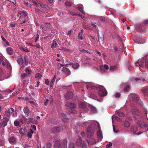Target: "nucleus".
<instances>
[{
	"label": "nucleus",
	"instance_id": "1",
	"mask_svg": "<svg viewBox=\"0 0 148 148\" xmlns=\"http://www.w3.org/2000/svg\"><path fill=\"white\" fill-rule=\"evenodd\" d=\"M67 141L66 140H64L62 142L59 140L56 141L55 144V148H65L67 147Z\"/></svg>",
	"mask_w": 148,
	"mask_h": 148
},
{
	"label": "nucleus",
	"instance_id": "2",
	"mask_svg": "<svg viewBox=\"0 0 148 148\" xmlns=\"http://www.w3.org/2000/svg\"><path fill=\"white\" fill-rule=\"evenodd\" d=\"M94 128L93 126H90L88 127L87 129V134L88 138H90L93 136L94 134Z\"/></svg>",
	"mask_w": 148,
	"mask_h": 148
},
{
	"label": "nucleus",
	"instance_id": "3",
	"mask_svg": "<svg viewBox=\"0 0 148 148\" xmlns=\"http://www.w3.org/2000/svg\"><path fill=\"white\" fill-rule=\"evenodd\" d=\"M128 97L130 99L136 103L138 102L139 101L140 98L136 94L131 93L129 95Z\"/></svg>",
	"mask_w": 148,
	"mask_h": 148
},
{
	"label": "nucleus",
	"instance_id": "4",
	"mask_svg": "<svg viewBox=\"0 0 148 148\" xmlns=\"http://www.w3.org/2000/svg\"><path fill=\"white\" fill-rule=\"evenodd\" d=\"M98 94L101 97H104L106 95L107 92L104 88L101 86L98 87Z\"/></svg>",
	"mask_w": 148,
	"mask_h": 148
},
{
	"label": "nucleus",
	"instance_id": "5",
	"mask_svg": "<svg viewBox=\"0 0 148 148\" xmlns=\"http://www.w3.org/2000/svg\"><path fill=\"white\" fill-rule=\"evenodd\" d=\"M25 72L22 73L21 74V77L23 78H25L27 76H30L32 73V71L29 69L28 67H26L24 70Z\"/></svg>",
	"mask_w": 148,
	"mask_h": 148
},
{
	"label": "nucleus",
	"instance_id": "6",
	"mask_svg": "<svg viewBox=\"0 0 148 148\" xmlns=\"http://www.w3.org/2000/svg\"><path fill=\"white\" fill-rule=\"evenodd\" d=\"M63 127L62 126L59 127H55L52 128L51 131L53 132H55L61 131L63 130Z\"/></svg>",
	"mask_w": 148,
	"mask_h": 148
},
{
	"label": "nucleus",
	"instance_id": "7",
	"mask_svg": "<svg viewBox=\"0 0 148 148\" xmlns=\"http://www.w3.org/2000/svg\"><path fill=\"white\" fill-rule=\"evenodd\" d=\"M137 123L138 126L141 128H143L144 127H146L147 126V124L142 120L138 121L137 122Z\"/></svg>",
	"mask_w": 148,
	"mask_h": 148
},
{
	"label": "nucleus",
	"instance_id": "8",
	"mask_svg": "<svg viewBox=\"0 0 148 148\" xmlns=\"http://www.w3.org/2000/svg\"><path fill=\"white\" fill-rule=\"evenodd\" d=\"M51 25L50 23H46L45 25H42L41 27L42 31H48L50 28Z\"/></svg>",
	"mask_w": 148,
	"mask_h": 148
},
{
	"label": "nucleus",
	"instance_id": "9",
	"mask_svg": "<svg viewBox=\"0 0 148 148\" xmlns=\"http://www.w3.org/2000/svg\"><path fill=\"white\" fill-rule=\"evenodd\" d=\"M14 111V109L11 108L8 110H6L5 113L4 115L5 116L9 117L12 113Z\"/></svg>",
	"mask_w": 148,
	"mask_h": 148
},
{
	"label": "nucleus",
	"instance_id": "10",
	"mask_svg": "<svg viewBox=\"0 0 148 148\" xmlns=\"http://www.w3.org/2000/svg\"><path fill=\"white\" fill-rule=\"evenodd\" d=\"M79 106L80 108L85 110L86 111H87L88 108L85 103L82 102H79Z\"/></svg>",
	"mask_w": 148,
	"mask_h": 148
},
{
	"label": "nucleus",
	"instance_id": "11",
	"mask_svg": "<svg viewBox=\"0 0 148 148\" xmlns=\"http://www.w3.org/2000/svg\"><path fill=\"white\" fill-rule=\"evenodd\" d=\"M62 71L66 75H69L71 73L70 71L67 68L65 67L62 68Z\"/></svg>",
	"mask_w": 148,
	"mask_h": 148
},
{
	"label": "nucleus",
	"instance_id": "12",
	"mask_svg": "<svg viewBox=\"0 0 148 148\" xmlns=\"http://www.w3.org/2000/svg\"><path fill=\"white\" fill-rule=\"evenodd\" d=\"M18 13L21 16L22 15L24 16V18H27L28 17H26L28 15L27 13L25 11H20L18 12Z\"/></svg>",
	"mask_w": 148,
	"mask_h": 148
},
{
	"label": "nucleus",
	"instance_id": "13",
	"mask_svg": "<svg viewBox=\"0 0 148 148\" xmlns=\"http://www.w3.org/2000/svg\"><path fill=\"white\" fill-rule=\"evenodd\" d=\"M65 106L72 108H74L76 107V105L74 103L71 102L66 103Z\"/></svg>",
	"mask_w": 148,
	"mask_h": 148
},
{
	"label": "nucleus",
	"instance_id": "14",
	"mask_svg": "<svg viewBox=\"0 0 148 148\" xmlns=\"http://www.w3.org/2000/svg\"><path fill=\"white\" fill-rule=\"evenodd\" d=\"M73 93L72 92H69L65 95V97L67 99H70L73 97Z\"/></svg>",
	"mask_w": 148,
	"mask_h": 148
},
{
	"label": "nucleus",
	"instance_id": "15",
	"mask_svg": "<svg viewBox=\"0 0 148 148\" xmlns=\"http://www.w3.org/2000/svg\"><path fill=\"white\" fill-rule=\"evenodd\" d=\"M8 140L9 143L11 144H14L16 140V138L14 136H12L9 138Z\"/></svg>",
	"mask_w": 148,
	"mask_h": 148
},
{
	"label": "nucleus",
	"instance_id": "16",
	"mask_svg": "<svg viewBox=\"0 0 148 148\" xmlns=\"http://www.w3.org/2000/svg\"><path fill=\"white\" fill-rule=\"evenodd\" d=\"M6 51L7 53L10 55L13 54V51L12 49L10 47H8L6 49Z\"/></svg>",
	"mask_w": 148,
	"mask_h": 148
},
{
	"label": "nucleus",
	"instance_id": "17",
	"mask_svg": "<svg viewBox=\"0 0 148 148\" xmlns=\"http://www.w3.org/2000/svg\"><path fill=\"white\" fill-rule=\"evenodd\" d=\"M76 145L78 146H80L82 144V139L79 136L77 139Z\"/></svg>",
	"mask_w": 148,
	"mask_h": 148
},
{
	"label": "nucleus",
	"instance_id": "18",
	"mask_svg": "<svg viewBox=\"0 0 148 148\" xmlns=\"http://www.w3.org/2000/svg\"><path fill=\"white\" fill-rule=\"evenodd\" d=\"M138 127L136 125H133L131 128V131L133 132L134 133H136V132L138 130Z\"/></svg>",
	"mask_w": 148,
	"mask_h": 148
},
{
	"label": "nucleus",
	"instance_id": "19",
	"mask_svg": "<svg viewBox=\"0 0 148 148\" xmlns=\"http://www.w3.org/2000/svg\"><path fill=\"white\" fill-rule=\"evenodd\" d=\"M23 112L25 115L28 116L29 114V111L28 108L27 107H25L23 109Z\"/></svg>",
	"mask_w": 148,
	"mask_h": 148
},
{
	"label": "nucleus",
	"instance_id": "20",
	"mask_svg": "<svg viewBox=\"0 0 148 148\" xmlns=\"http://www.w3.org/2000/svg\"><path fill=\"white\" fill-rule=\"evenodd\" d=\"M17 62L20 65H22L23 63V60L22 57L21 56L20 58H18L17 60Z\"/></svg>",
	"mask_w": 148,
	"mask_h": 148
},
{
	"label": "nucleus",
	"instance_id": "21",
	"mask_svg": "<svg viewBox=\"0 0 148 148\" xmlns=\"http://www.w3.org/2000/svg\"><path fill=\"white\" fill-rule=\"evenodd\" d=\"M132 113L134 114L139 115L140 113L139 112V110L136 109H133L132 110Z\"/></svg>",
	"mask_w": 148,
	"mask_h": 148
},
{
	"label": "nucleus",
	"instance_id": "22",
	"mask_svg": "<svg viewBox=\"0 0 148 148\" xmlns=\"http://www.w3.org/2000/svg\"><path fill=\"white\" fill-rule=\"evenodd\" d=\"M142 93L145 96L148 95V88L142 89H141Z\"/></svg>",
	"mask_w": 148,
	"mask_h": 148
},
{
	"label": "nucleus",
	"instance_id": "23",
	"mask_svg": "<svg viewBox=\"0 0 148 148\" xmlns=\"http://www.w3.org/2000/svg\"><path fill=\"white\" fill-rule=\"evenodd\" d=\"M88 145V142L87 140H86L82 144V148H87Z\"/></svg>",
	"mask_w": 148,
	"mask_h": 148
},
{
	"label": "nucleus",
	"instance_id": "24",
	"mask_svg": "<svg viewBox=\"0 0 148 148\" xmlns=\"http://www.w3.org/2000/svg\"><path fill=\"white\" fill-rule=\"evenodd\" d=\"M34 133L32 129H30L29 131V132L27 134V136L29 138H31L32 137V134Z\"/></svg>",
	"mask_w": 148,
	"mask_h": 148
},
{
	"label": "nucleus",
	"instance_id": "25",
	"mask_svg": "<svg viewBox=\"0 0 148 148\" xmlns=\"http://www.w3.org/2000/svg\"><path fill=\"white\" fill-rule=\"evenodd\" d=\"M124 125V127H129L130 126L129 122L127 121H125Z\"/></svg>",
	"mask_w": 148,
	"mask_h": 148
},
{
	"label": "nucleus",
	"instance_id": "26",
	"mask_svg": "<svg viewBox=\"0 0 148 148\" xmlns=\"http://www.w3.org/2000/svg\"><path fill=\"white\" fill-rule=\"evenodd\" d=\"M92 113H95L97 112L96 108L94 107L91 106L89 107Z\"/></svg>",
	"mask_w": 148,
	"mask_h": 148
},
{
	"label": "nucleus",
	"instance_id": "27",
	"mask_svg": "<svg viewBox=\"0 0 148 148\" xmlns=\"http://www.w3.org/2000/svg\"><path fill=\"white\" fill-rule=\"evenodd\" d=\"M26 120V119L23 116H22V118L19 119V121L22 124L24 122H25Z\"/></svg>",
	"mask_w": 148,
	"mask_h": 148
},
{
	"label": "nucleus",
	"instance_id": "28",
	"mask_svg": "<svg viewBox=\"0 0 148 148\" xmlns=\"http://www.w3.org/2000/svg\"><path fill=\"white\" fill-rule=\"evenodd\" d=\"M25 61V64L26 65H27L28 63V58L27 56H25L24 57Z\"/></svg>",
	"mask_w": 148,
	"mask_h": 148
},
{
	"label": "nucleus",
	"instance_id": "29",
	"mask_svg": "<svg viewBox=\"0 0 148 148\" xmlns=\"http://www.w3.org/2000/svg\"><path fill=\"white\" fill-rule=\"evenodd\" d=\"M83 34H81V33H79L77 37V39L79 40H82L83 39Z\"/></svg>",
	"mask_w": 148,
	"mask_h": 148
},
{
	"label": "nucleus",
	"instance_id": "30",
	"mask_svg": "<svg viewBox=\"0 0 148 148\" xmlns=\"http://www.w3.org/2000/svg\"><path fill=\"white\" fill-rule=\"evenodd\" d=\"M89 142L92 144H95L96 143V141L94 138H92L89 140Z\"/></svg>",
	"mask_w": 148,
	"mask_h": 148
},
{
	"label": "nucleus",
	"instance_id": "31",
	"mask_svg": "<svg viewBox=\"0 0 148 148\" xmlns=\"http://www.w3.org/2000/svg\"><path fill=\"white\" fill-rule=\"evenodd\" d=\"M79 66V64L77 63L74 64L72 65L73 68L74 69H77Z\"/></svg>",
	"mask_w": 148,
	"mask_h": 148
},
{
	"label": "nucleus",
	"instance_id": "32",
	"mask_svg": "<svg viewBox=\"0 0 148 148\" xmlns=\"http://www.w3.org/2000/svg\"><path fill=\"white\" fill-rule=\"evenodd\" d=\"M68 12L70 14H71L73 16H77L78 15V14H77L76 12H74L72 11H68Z\"/></svg>",
	"mask_w": 148,
	"mask_h": 148
},
{
	"label": "nucleus",
	"instance_id": "33",
	"mask_svg": "<svg viewBox=\"0 0 148 148\" xmlns=\"http://www.w3.org/2000/svg\"><path fill=\"white\" fill-rule=\"evenodd\" d=\"M69 112L73 114H76L77 113V111L75 110L74 108H72L69 110Z\"/></svg>",
	"mask_w": 148,
	"mask_h": 148
},
{
	"label": "nucleus",
	"instance_id": "34",
	"mask_svg": "<svg viewBox=\"0 0 148 148\" xmlns=\"http://www.w3.org/2000/svg\"><path fill=\"white\" fill-rule=\"evenodd\" d=\"M117 114L119 116L121 117H123L125 116V114L121 112H117Z\"/></svg>",
	"mask_w": 148,
	"mask_h": 148
},
{
	"label": "nucleus",
	"instance_id": "35",
	"mask_svg": "<svg viewBox=\"0 0 148 148\" xmlns=\"http://www.w3.org/2000/svg\"><path fill=\"white\" fill-rule=\"evenodd\" d=\"M57 45V43L56 42H55L54 41H53V43L51 44V48L52 49L55 48Z\"/></svg>",
	"mask_w": 148,
	"mask_h": 148
},
{
	"label": "nucleus",
	"instance_id": "36",
	"mask_svg": "<svg viewBox=\"0 0 148 148\" xmlns=\"http://www.w3.org/2000/svg\"><path fill=\"white\" fill-rule=\"evenodd\" d=\"M117 69V68L116 66H111L110 68V70L112 71H114Z\"/></svg>",
	"mask_w": 148,
	"mask_h": 148
},
{
	"label": "nucleus",
	"instance_id": "37",
	"mask_svg": "<svg viewBox=\"0 0 148 148\" xmlns=\"http://www.w3.org/2000/svg\"><path fill=\"white\" fill-rule=\"evenodd\" d=\"M135 65L136 66L138 67L139 66L140 67H142L143 66V64H141L140 62H139L138 61L136 62Z\"/></svg>",
	"mask_w": 148,
	"mask_h": 148
},
{
	"label": "nucleus",
	"instance_id": "38",
	"mask_svg": "<svg viewBox=\"0 0 148 148\" xmlns=\"http://www.w3.org/2000/svg\"><path fill=\"white\" fill-rule=\"evenodd\" d=\"M111 51L112 52H115L118 51V49L117 47L116 46H114L113 47V49L111 50Z\"/></svg>",
	"mask_w": 148,
	"mask_h": 148
},
{
	"label": "nucleus",
	"instance_id": "39",
	"mask_svg": "<svg viewBox=\"0 0 148 148\" xmlns=\"http://www.w3.org/2000/svg\"><path fill=\"white\" fill-rule=\"evenodd\" d=\"M7 125V123L3 121L2 123H0V125L1 126H3L4 127L6 126Z\"/></svg>",
	"mask_w": 148,
	"mask_h": 148
},
{
	"label": "nucleus",
	"instance_id": "40",
	"mask_svg": "<svg viewBox=\"0 0 148 148\" xmlns=\"http://www.w3.org/2000/svg\"><path fill=\"white\" fill-rule=\"evenodd\" d=\"M4 42L5 43L4 44V45L5 47L9 46L10 45L9 42L7 40H5Z\"/></svg>",
	"mask_w": 148,
	"mask_h": 148
},
{
	"label": "nucleus",
	"instance_id": "41",
	"mask_svg": "<svg viewBox=\"0 0 148 148\" xmlns=\"http://www.w3.org/2000/svg\"><path fill=\"white\" fill-rule=\"evenodd\" d=\"M34 120V119L32 118H29L28 119L27 121V123H33V121Z\"/></svg>",
	"mask_w": 148,
	"mask_h": 148
},
{
	"label": "nucleus",
	"instance_id": "42",
	"mask_svg": "<svg viewBox=\"0 0 148 148\" xmlns=\"http://www.w3.org/2000/svg\"><path fill=\"white\" fill-rule=\"evenodd\" d=\"M77 8L78 10L82 13L83 14H84L85 12L83 10V8L82 7H77Z\"/></svg>",
	"mask_w": 148,
	"mask_h": 148
},
{
	"label": "nucleus",
	"instance_id": "43",
	"mask_svg": "<svg viewBox=\"0 0 148 148\" xmlns=\"http://www.w3.org/2000/svg\"><path fill=\"white\" fill-rule=\"evenodd\" d=\"M46 145L47 147L50 148L51 146V144L49 142H47L46 143Z\"/></svg>",
	"mask_w": 148,
	"mask_h": 148
},
{
	"label": "nucleus",
	"instance_id": "44",
	"mask_svg": "<svg viewBox=\"0 0 148 148\" xmlns=\"http://www.w3.org/2000/svg\"><path fill=\"white\" fill-rule=\"evenodd\" d=\"M68 148H75V145L74 144L71 143L69 144Z\"/></svg>",
	"mask_w": 148,
	"mask_h": 148
},
{
	"label": "nucleus",
	"instance_id": "45",
	"mask_svg": "<svg viewBox=\"0 0 148 148\" xmlns=\"http://www.w3.org/2000/svg\"><path fill=\"white\" fill-rule=\"evenodd\" d=\"M40 7L42 8H45V9H47L48 8V6L46 4L40 3Z\"/></svg>",
	"mask_w": 148,
	"mask_h": 148
},
{
	"label": "nucleus",
	"instance_id": "46",
	"mask_svg": "<svg viewBox=\"0 0 148 148\" xmlns=\"http://www.w3.org/2000/svg\"><path fill=\"white\" fill-rule=\"evenodd\" d=\"M35 77L36 78H37L38 77L40 78V77H42V75L40 73H37L35 75Z\"/></svg>",
	"mask_w": 148,
	"mask_h": 148
},
{
	"label": "nucleus",
	"instance_id": "47",
	"mask_svg": "<svg viewBox=\"0 0 148 148\" xmlns=\"http://www.w3.org/2000/svg\"><path fill=\"white\" fill-rule=\"evenodd\" d=\"M20 49L21 50L25 52H27L29 51L28 49H25L24 48L22 47H20Z\"/></svg>",
	"mask_w": 148,
	"mask_h": 148
},
{
	"label": "nucleus",
	"instance_id": "48",
	"mask_svg": "<svg viewBox=\"0 0 148 148\" xmlns=\"http://www.w3.org/2000/svg\"><path fill=\"white\" fill-rule=\"evenodd\" d=\"M14 124L15 126H17L19 125L20 123L18 121L15 120L14 121Z\"/></svg>",
	"mask_w": 148,
	"mask_h": 148
},
{
	"label": "nucleus",
	"instance_id": "49",
	"mask_svg": "<svg viewBox=\"0 0 148 148\" xmlns=\"http://www.w3.org/2000/svg\"><path fill=\"white\" fill-rule=\"evenodd\" d=\"M19 133L22 135H24L25 133H24V129H21L19 130Z\"/></svg>",
	"mask_w": 148,
	"mask_h": 148
},
{
	"label": "nucleus",
	"instance_id": "50",
	"mask_svg": "<svg viewBox=\"0 0 148 148\" xmlns=\"http://www.w3.org/2000/svg\"><path fill=\"white\" fill-rule=\"evenodd\" d=\"M6 66L7 68L9 70H11L12 69V67L10 64L9 63H7L6 64Z\"/></svg>",
	"mask_w": 148,
	"mask_h": 148
},
{
	"label": "nucleus",
	"instance_id": "51",
	"mask_svg": "<svg viewBox=\"0 0 148 148\" xmlns=\"http://www.w3.org/2000/svg\"><path fill=\"white\" fill-rule=\"evenodd\" d=\"M9 120V118L7 117H5L3 118V121L7 123Z\"/></svg>",
	"mask_w": 148,
	"mask_h": 148
},
{
	"label": "nucleus",
	"instance_id": "52",
	"mask_svg": "<svg viewBox=\"0 0 148 148\" xmlns=\"http://www.w3.org/2000/svg\"><path fill=\"white\" fill-rule=\"evenodd\" d=\"M130 87L128 86H127L125 88H124V91L125 92H127V91L130 90Z\"/></svg>",
	"mask_w": 148,
	"mask_h": 148
},
{
	"label": "nucleus",
	"instance_id": "53",
	"mask_svg": "<svg viewBox=\"0 0 148 148\" xmlns=\"http://www.w3.org/2000/svg\"><path fill=\"white\" fill-rule=\"evenodd\" d=\"M99 19L102 22H104L105 21V18L104 17H101L99 18Z\"/></svg>",
	"mask_w": 148,
	"mask_h": 148
},
{
	"label": "nucleus",
	"instance_id": "54",
	"mask_svg": "<svg viewBox=\"0 0 148 148\" xmlns=\"http://www.w3.org/2000/svg\"><path fill=\"white\" fill-rule=\"evenodd\" d=\"M145 58H142L140 60V63H141V64H143L144 65V63L145 61Z\"/></svg>",
	"mask_w": 148,
	"mask_h": 148
},
{
	"label": "nucleus",
	"instance_id": "55",
	"mask_svg": "<svg viewBox=\"0 0 148 148\" xmlns=\"http://www.w3.org/2000/svg\"><path fill=\"white\" fill-rule=\"evenodd\" d=\"M49 101V100L48 99H45V101L44 102V104L46 106L47 105Z\"/></svg>",
	"mask_w": 148,
	"mask_h": 148
},
{
	"label": "nucleus",
	"instance_id": "56",
	"mask_svg": "<svg viewBox=\"0 0 148 148\" xmlns=\"http://www.w3.org/2000/svg\"><path fill=\"white\" fill-rule=\"evenodd\" d=\"M97 135L100 138L101 137H103L102 135V133L100 131H99L98 132Z\"/></svg>",
	"mask_w": 148,
	"mask_h": 148
},
{
	"label": "nucleus",
	"instance_id": "57",
	"mask_svg": "<svg viewBox=\"0 0 148 148\" xmlns=\"http://www.w3.org/2000/svg\"><path fill=\"white\" fill-rule=\"evenodd\" d=\"M112 144L111 142H110L109 144L107 145L106 148H109L112 145Z\"/></svg>",
	"mask_w": 148,
	"mask_h": 148
},
{
	"label": "nucleus",
	"instance_id": "58",
	"mask_svg": "<svg viewBox=\"0 0 148 148\" xmlns=\"http://www.w3.org/2000/svg\"><path fill=\"white\" fill-rule=\"evenodd\" d=\"M77 16H79L83 18L84 20H85L86 19V18L84 16L82 15L80 13L78 14Z\"/></svg>",
	"mask_w": 148,
	"mask_h": 148
},
{
	"label": "nucleus",
	"instance_id": "59",
	"mask_svg": "<svg viewBox=\"0 0 148 148\" xmlns=\"http://www.w3.org/2000/svg\"><path fill=\"white\" fill-rule=\"evenodd\" d=\"M65 4L66 5L69 6H70L71 5V4L69 2L66 1L65 3Z\"/></svg>",
	"mask_w": 148,
	"mask_h": 148
},
{
	"label": "nucleus",
	"instance_id": "60",
	"mask_svg": "<svg viewBox=\"0 0 148 148\" xmlns=\"http://www.w3.org/2000/svg\"><path fill=\"white\" fill-rule=\"evenodd\" d=\"M120 96V93L117 92L115 94V97L116 98H119Z\"/></svg>",
	"mask_w": 148,
	"mask_h": 148
},
{
	"label": "nucleus",
	"instance_id": "61",
	"mask_svg": "<svg viewBox=\"0 0 148 148\" xmlns=\"http://www.w3.org/2000/svg\"><path fill=\"white\" fill-rule=\"evenodd\" d=\"M56 75H55L54 77H53V79H52L51 81V82H54H54L55 81V79H56Z\"/></svg>",
	"mask_w": 148,
	"mask_h": 148
},
{
	"label": "nucleus",
	"instance_id": "62",
	"mask_svg": "<svg viewBox=\"0 0 148 148\" xmlns=\"http://www.w3.org/2000/svg\"><path fill=\"white\" fill-rule=\"evenodd\" d=\"M13 117H15L17 116V111L16 110H15V113H13L12 114Z\"/></svg>",
	"mask_w": 148,
	"mask_h": 148
},
{
	"label": "nucleus",
	"instance_id": "63",
	"mask_svg": "<svg viewBox=\"0 0 148 148\" xmlns=\"http://www.w3.org/2000/svg\"><path fill=\"white\" fill-rule=\"evenodd\" d=\"M114 118L118 121H120L121 120V119L117 116H114Z\"/></svg>",
	"mask_w": 148,
	"mask_h": 148
},
{
	"label": "nucleus",
	"instance_id": "64",
	"mask_svg": "<svg viewBox=\"0 0 148 148\" xmlns=\"http://www.w3.org/2000/svg\"><path fill=\"white\" fill-rule=\"evenodd\" d=\"M145 64L147 68H148V60H145Z\"/></svg>",
	"mask_w": 148,
	"mask_h": 148
}]
</instances>
